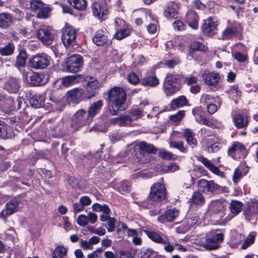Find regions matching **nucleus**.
<instances>
[{"mask_svg": "<svg viewBox=\"0 0 258 258\" xmlns=\"http://www.w3.org/2000/svg\"><path fill=\"white\" fill-rule=\"evenodd\" d=\"M126 99V93L121 87H114L108 92L109 110L112 115H116L124 110L122 105Z\"/></svg>", "mask_w": 258, "mask_h": 258, "instance_id": "f257e3e1", "label": "nucleus"}, {"mask_svg": "<svg viewBox=\"0 0 258 258\" xmlns=\"http://www.w3.org/2000/svg\"><path fill=\"white\" fill-rule=\"evenodd\" d=\"M182 75L168 74L163 83V91L167 96H171L180 90L181 85L179 82L182 79Z\"/></svg>", "mask_w": 258, "mask_h": 258, "instance_id": "f03ea898", "label": "nucleus"}, {"mask_svg": "<svg viewBox=\"0 0 258 258\" xmlns=\"http://www.w3.org/2000/svg\"><path fill=\"white\" fill-rule=\"evenodd\" d=\"M224 235L219 230H212L206 235L203 246L208 250H215L219 248L220 243L223 240Z\"/></svg>", "mask_w": 258, "mask_h": 258, "instance_id": "7ed1b4c3", "label": "nucleus"}, {"mask_svg": "<svg viewBox=\"0 0 258 258\" xmlns=\"http://www.w3.org/2000/svg\"><path fill=\"white\" fill-rule=\"evenodd\" d=\"M76 29L70 26H66L61 30V40L66 47H71L77 44Z\"/></svg>", "mask_w": 258, "mask_h": 258, "instance_id": "20e7f679", "label": "nucleus"}, {"mask_svg": "<svg viewBox=\"0 0 258 258\" xmlns=\"http://www.w3.org/2000/svg\"><path fill=\"white\" fill-rule=\"evenodd\" d=\"M90 121V118H88L87 114L86 115V110L81 109L73 115L71 126L73 131H76Z\"/></svg>", "mask_w": 258, "mask_h": 258, "instance_id": "39448f33", "label": "nucleus"}, {"mask_svg": "<svg viewBox=\"0 0 258 258\" xmlns=\"http://www.w3.org/2000/svg\"><path fill=\"white\" fill-rule=\"evenodd\" d=\"M36 34L39 40L46 45L51 44L55 38V31L50 26H42L37 30Z\"/></svg>", "mask_w": 258, "mask_h": 258, "instance_id": "423d86ee", "label": "nucleus"}, {"mask_svg": "<svg viewBox=\"0 0 258 258\" xmlns=\"http://www.w3.org/2000/svg\"><path fill=\"white\" fill-rule=\"evenodd\" d=\"M166 189L163 184L156 183L151 186L149 194V198L151 200L161 202L166 199Z\"/></svg>", "mask_w": 258, "mask_h": 258, "instance_id": "0eeeda50", "label": "nucleus"}, {"mask_svg": "<svg viewBox=\"0 0 258 258\" xmlns=\"http://www.w3.org/2000/svg\"><path fill=\"white\" fill-rule=\"evenodd\" d=\"M83 81L87 82L86 97L91 99L95 97L98 94V90L101 87V84L93 76L84 77Z\"/></svg>", "mask_w": 258, "mask_h": 258, "instance_id": "6e6552de", "label": "nucleus"}, {"mask_svg": "<svg viewBox=\"0 0 258 258\" xmlns=\"http://www.w3.org/2000/svg\"><path fill=\"white\" fill-rule=\"evenodd\" d=\"M228 154L234 159H240L246 157L247 150L242 143L234 142L229 148Z\"/></svg>", "mask_w": 258, "mask_h": 258, "instance_id": "1a4fd4ad", "label": "nucleus"}, {"mask_svg": "<svg viewBox=\"0 0 258 258\" xmlns=\"http://www.w3.org/2000/svg\"><path fill=\"white\" fill-rule=\"evenodd\" d=\"M30 66L36 69H43L46 68L50 63L49 57L45 54H36L29 60Z\"/></svg>", "mask_w": 258, "mask_h": 258, "instance_id": "9d476101", "label": "nucleus"}, {"mask_svg": "<svg viewBox=\"0 0 258 258\" xmlns=\"http://www.w3.org/2000/svg\"><path fill=\"white\" fill-rule=\"evenodd\" d=\"M83 58L79 54H73L68 58L67 70L71 73H77L80 71L83 66Z\"/></svg>", "mask_w": 258, "mask_h": 258, "instance_id": "9b49d317", "label": "nucleus"}, {"mask_svg": "<svg viewBox=\"0 0 258 258\" xmlns=\"http://www.w3.org/2000/svg\"><path fill=\"white\" fill-rule=\"evenodd\" d=\"M84 90L82 88H76L68 91L66 93L67 101L70 103L78 104L83 100Z\"/></svg>", "mask_w": 258, "mask_h": 258, "instance_id": "f8f14e48", "label": "nucleus"}, {"mask_svg": "<svg viewBox=\"0 0 258 258\" xmlns=\"http://www.w3.org/2000/svg\"><path fill=\"white\" fill-rule=\"evenodd\" d=\"M227 203L224 199H218L212 201L209 205V209L214 214L223 213L225 211Z\"/></svg>", "mask_w": 258, "mask_h": 258, "instance_id": "ddd939ff", "label": "nucleus"}, {"mask_svg": "<svg viewBox=\"0 0 258 258\" xmlns=\"http://www.w3.org/2000/svg\"><path fill=\"white\" fill-rule=\"evenodd\" d=\"M202 30L204 33L208 36H213L216 34L217 24L212 17L204 20L202 26Z\"/></svg>", "mask_w": 258, "mask_h": 258, "instance_id": "4468645a", "label": "nucleus"}, {"mask_svg": "<svg viewBox=\"0 0 258 258\" xmlns=\"http://www.w3.org/2000/svg\"><path fill=\"white\" fill-rule=\"evenodd\" d=\"M202 77L206 85L209 86L216 87L218 84L220 77V75L215 72H207L201 73Z\"/></svg>", "mask_w": 258, "mask_h": 258, "instance_id": "2eb2a0df", "label": "nucleus"}, {"mask_svg": "<svg viewBox=\"0 0 258 258\" xmlns=\"http://www.w3.org/2000/svg\"><path fill=\"white\" fill-rule=\"evenodd\" d=\"M19 204V202L17 199H12L6 204V210L0 213V218L6 221V216H10L17 211Z\"/></svg>", "mask_w": 258, "mask_h": 258, "instance_id": "dca6fc26", "label": "nucleus"}, {"mask_svg": "<svg viewBox=\"0 0 258 258\" xmlns=\"http://www.w3.org/2000/svg\"><path fill=\"white\" fill-rule=\"evenodd\" d=\"M243 214L248 221L255 220L258 214V203H252L248 205L244 209Z\"/></svg>", "mask_w": 258, "mask_h": 258, "instance_id": "f3484780", "label": "nucleus"}, {"mask_svg": "<svg viewBox=\"0 0 258 258\" xmlns=\"http://www.w3.org/2000/svg\"><path fill=\"white\" fill-rule=\"evenodd\" d=\"M179 215V211L176 209H170L158 216V221L161 223H165L173 221Z\"/></svg>", "mask_w": 258, "mask_h": 258, "instance_id": "a211bd4d", "label": "nucleus"}, {"mask_svg": "<svg viewBox=\"0 0 258 258\" xmlns=\"http://www.w3.org/2000/svg\"><path fill=\"white\" fill-rule=\"evenodd\" d=\"M84 76L81 75H75L63 77L61 79V85L65 87H69L83 81Z\"/></svg>", "mask_w": 258, "mask_h": 258, "instance_id": "6ab92c4d", "label": "nucleus"}, {"mask_svg": "<svg viewBox=\"0 0 258 258\" xmlns=\"http://www.w3.org/2000/svg\"><path fill=\"white\" fill-rule=\"evenodd\" d=\"M92 12L94 16L100 19L103 20L105 19L104 17L107 14L108 9L104 4L95 3L92 7Z\"/></svg>", "mask_w": 258, "mask_h": 258, "instance_id": "aec40b11", "label": "nucleus"}, {"mask_svg": "<svg viewBox=\"0 0 258 258\" xmlns=\"http://www.w3.org/2000/svg\"><path fill=\"white\" fill-rule=\"evenodd\" d=\"M243 207V203L237 200H232L229 204V209L231 215L226 218L227 221L230 220L232 218L240 213Z\"/></svg>", "mask_w": 258, "mask_h": 258, "instance_id": "412c9836", "label": "nucleus"}, {"mask_svg": "<svg viewBox=\"0 0 258 258\" xmlns=\"http://www.w3.org/2000/svg\"><path fill=\"white\" fill-rule=\"evenodd\" d=\"M196 158L199 161L202 162L205 167L211 171L213 173L219 176L223 175V172L219 170L218 167L215 166L207 158L203 156H196Z\"/></svg>", "mask_w": 258, "mask_h": 258, "instance_id": "4be33fe9", "label": "nucleus"}, {"mask_svg": "<svg viewBox=\"0 0 258 258\" xmlns=\"http://www.w3.org/2000/svg\"><path fill=\"white\" fill-rule=\"evenodd\" d=\"M20 88V82L15 78H10L4 85V89L11 93H17Z\"/></svg>", "mask_w": 258, "mask_h": 258, "instance_id": "5701e85b", "label": "nucleus"}, {"mask_svg": "<svg viewBox=\"0 0 258 258\" xmlns=\"http://www.w3.org/2000/svg\"><path fill=\"white\" fill-rule=\"evenodd\" d=\"M14 23V17L8 13H0V28L7 29Z\"/></svg>", "mask_w": 258, "mask_h": 258, "instance_id": "b1692460", "label": "nucleus"}, {"mask_svg": "<svg viewBox=\"0 0 258 258\" xmlns=\"http://www.w3.org/2000/svg\"><path fill=\"white\" fill-rule=\"evenodd\" d=\"M106 34L107 32L105 30L102 29L98 30L92 38L93 42L98 46L103 45L108 40Z\"/></svg>", "mask_w": 258, "mask_h": 258, "instance_id": "393cba45", "label": "nucleus"}, {"mask_svg": "<svg viewBox=\"0 0 258 258\" xmlns=\"http://www.w3.org/2000/svg\"><path fill=\"white\" fill-rule=\"evenodd\" d=\"M232 120L235 125L238 128H244L247 126L248 123L246 115L240 113L233 115Z\"/></svg>", "mask_w": 258, "mask_h": 258, "instance_id": "a878e982", "label": "nucleus"}, {"mask_svg": "<svg viewBox=\"0 0 258 258\" xmlns=\"http://www.w3.org/2000/svg\"><path fill=\"white\" fill-rule=\"evenodd\" d=\"M237 32L236 23L228 21V24L222 32L223 39H229L235 36Z\"/></svg>", "mask_w": 258, "mask_h": 258, "instance_id": "bb28decb", "label": "nucleus"}, {"mask_svg": "<svg viewBox=\"0 0 258 258\" xmlns=\"http://www.w3.org/2000/svg\"><path fill=\"white\" fill-rule=\"evenodd\" d=\"M103 105L102 100H97L93 102L89 107L87 111V116L90 119L94 117L96 114L99 113Z\"/></svg>", "mask_w": 258, "mask_h": 258, "instance_id": "cd10ccee", "label": "nucleus"}, {"mask_svg": "<svg viewBox=\"0 0 258 258\" xmlns=\"http://www.w3.org/2000/svg\"><path fill=\"white\" fill-rule=\"evenodd\" d=\"M160 83L159 79L155 75H148L142 79L141 84L144 86L156 87Z\"/></svg>", "mask_w": 258, "mask_h": 258, "instance_id": "c85d7f7f", "label": "nucleus"}, {"mask_svg": "<svg viewBox=\"0 0 258 258\" xmlns=\"http://www.w3.org/2000/svg\"><path fill=\"white\" fill-rule=\"evenodd\" d=\"M199 17L197 13L192 11L186 14V22L191 28L197 29L198 28Z\"/></svg>", "mask_w": 258, "mask_h": 258, "instance_id": "c756f323", "label": "nucleus"}, {"mask_svg": "<svg viewBox=\"0 0 258 258\" xmlns=\"http://www.w3.org/2000/svg\"><path fill=\"white\" fill-rule=\"evenodd\" d=\"M177 6L174 3L169 4L164 12V16L168 19H176L177 17Z\"/></svg>", "mask_w": 258, "mask_h": 258, "instance_id": "7c9ffc66", "label": "nucleus"}, {"mask_svg": "<svg viewBox=\"0 0 258 258\" xmlns=\"http://www.w3.org/2000/svg\"><path fill=\"white\" fill-rule=\"evenodd\" d=\"M206 202V199L203 194L200 191L194 192L189 202L198 206H203Z\"/></svg>", "mask_w": 258, "mask_h": 258, "instance_id": "2f4dec72", "label": "nucleus"}, {"mask_svg": "<svg viewBox=\"0 0 258 258\" xmlns=\"http://www.w3.org/2000/svg\"><path fill=\"white\" fill-rule=\"evenodd\" d=\"M27 58L26 51L24 49L20 50L18 55L16 57L15 66L17 68L24 67L26 65Z\"/></svg>", "mask_w": 258, "mask_h": 258, "instance_id": "473e14b6", "label": "nucleus"}, {"mask_svg": "<svg viewBox=\"0 0 258 258\" xmlns=\"http://www.w3.org/2000/svg\"><path fill=\"white\" fill-rule=\"evenodd\" d=\"M137 147L140 150L149 154H155L157 151V149L153 145L148 144L145 141L138 143Z\"/></svg>", "mask_w": 258, "mask_h": 258, "instance_id": "72a5a7b5", "label": "nucleus"}, {"mask_svg": "<svg viewBox=\"0 0 258 258\" xmlns=\"http://www.w3.org/2000/svg\"><path fill=\"white\" fill-rule=\"evenodd\" d=\"M256 235L257 233L255 231L250 232L242 242L241 248L245 249L254 243Z\"/></svg>", "mask_w": 258, "mask_h": 258, "instance_id": "f704fd0d", "label": "nucleus"}, {"mask_svg": "<svg viewBox=\"0 0 258 258\" xmlns=\"http://www.w3.org/2000/svg\"><path fill=\"white\" fill-rule=\"evenodd\" d=\"M195 134L189 128L184 130L183 136L188 144L194 146L197 145V140L195 138Z\"/></svg>", "mask_w": 258, "mask_h": 258, "instance_id": "c9c22d12", "label": "nucleus"}, {"mask_svg": "<svg viewBox=\"0 0 258 258\" xmlns=\"http://www.w3.org/2000/svg\"><path fill=\"white\" fill-rule=\"evenodd\" d=\"M221 186L216 183L213 180L209 181L204 192L206 194L217 193L221 190Z\"/></svg>", "mask_w": 258, "mask_h": 258, "instance_id": "e433bc0d", "label": "nucleus"}, {"mask_svg": "<svg viewBox=\"0 0 258 258\" xmlns=\"http://www.w3.org/2000/svg\"><path fill=\"white\" fill-rule=\"evenodd\" d=\"M187 102V100L184 96H180L177 98L173 99L170 103V107L172 109L180 108L185 106Z\"/></svg>", "mask_w": 258, "mask_h": 258, "instance_id": "4c0bfd02", "label": "nucleus"}, {"mask_svg": "<svg viewBox=\"0 0 258 258\" xmlns=\"http://www.w3.org/2000/svg\"><path fill=\"white\" fill-rule=\"evenodd\" d=\"M145 232L148 236L153 241L156 243L162 244H166L167 243V240L163 238L156 232L148 230H146Z\"/></svg>", "mask_w": 258, "mask_h": 258, "instance_id": "58836bf2", "label": "nucleus"}, {"mask_svg": "<svg viewBox=\"0 0 258 258\" xmlns=\"http://www.w3.org/2000/svg\"><path fill=\"white\" fill-rule=\"evenodd\" d=\"M68 2L75 9L79 11L85 10L87 5L86 0H68Z\"/></svg>", "mask_w": 258, "mask_h": 258, "instance_id": "ea45409f", "label": "nucleus"}, {"mask_svg": "<svg viewBox=\"0 0 258 258\" xmlns=\"http://www.w3.org/2000/svg\"><path fill=\"white\" fill-rule=\"evenodd\" d=\"M30 83L33 86H40L44 85L45 82L42 80L41 75L33 73L30 76Z\"/></svg>", "mask_w": 258, "mask_h": 258, "instance_id": "a19ab883", "label": "nucleus"}, {"mask_svg": "<svg viewBox=\"0 0 258 258\" xmlns=\"http://www.w3.org/2000/svg\"><path fill=\"white\" fill-rule=\"evenodd\" d=\"M15 48V45L12 43H9L0 48V54L3 56L11 55L14 53Z\"/></svg>", "mask_w": 258, "mask_h": 258, "instance_id": "79ce46f5", "label": "nucleus"}, {"mask_svg": "<svg viewBox=\"0 0 258 258\" xmlns=\"http://www.w3.org/2000/svg\"><path fill=\"white\" fill-rule=\"evenodd\" d=\"M159 156L163 159L167 160H175L177 157L176 155L164 149L159 150Z\"/></svg>", "mask_w": 258, "mask_h": 258, "instance_id": "37998d69", "label": "nucleus"}, {"mask_svg": "<svg viewBox=\"0 0 258 258\" xmlns=\"http://www.w3.org/2000/svg\"><path fill=\"white\" fill-rule=\"evenodd\" d=\"M130 33V29L126 27L116 30L114 37L117 40H121L129 36Z\"/></svg>", "mask_w": 258, "mask_h": 258, "instance_id": "c03bdc74", "label": "nucleus"}, {"mask_svg": "<svg viewBox=\"0 0 258 258\" xmlns=\"http://www.w3.org/2000/svg\"><path fill=\"white\" fill-rule=\"evenodd\" d=\"M67 253V249L63 246L56 247L52 253V258H62Z\"/></svg>", "mask_w": 258, "mask_h": 258, "instance_id": "a18cd8bd", "label": "nucleus"}, {"mask_svg": "<svg viewBox=\"0 0 258 258\" xmlns=\"http://www.w3.org/2000/svg\"><path fill=\"white\" fill-rule=\"evenodd\" d=\"M92 209L94 211L99 212H102L103 214H109L110 213V210L106 205H100L98 203L92 205Z\"/></svg>", "mask_w": 258, "mask_h": 258, "instance_id": "49530a36", "label": "nucleus"}, {"mask_svg": "<svg viewBox=\"0 0 258 258\" xmlns=\"http://www.w3.org/2000/svg\"><path fill=\"white\" fill-rule=\"evenodd\" d=\"M43 97L39 95H35L30 99V103L35 108H40L43 105Z\"/></svg>", "mask_w": 258, "mask_h": 258, "instance_id": "de8ad7c7", "label": "nucleus"}, {"mask_svg": "<svg viewBox=\"0 0 258 258\" xmlns=\"http://www.w3.org/2000/svg\"><path fill=\"white\" fill-rule=\"evenodd\" d=\"M51 9L48 7H44L41 8L37 14V17L40 19L47 18L50 15Z\"/></svg>", "mask_w": 258, "mask_h": 258, "instance_id": "09e8293b", "label": "nucleus"}, {"mask_svg": "<svg viewBox=\"0 0 258 258\" xmlns=\"http://www.w3.org/2000/svg\"><path fill=\"white\" fill-rule=\"evenodd\" d=\"M119 125L123 126H133L132 118L128 115H123L120 116Z\"/></svg>", "mask_w": 258, "mask_h": 258, "instance_id": "8fccbe9b", "label": "nucleus"}, {"mask_svg": "<svg viewBox=\"0 0 258 258\" xmlns=\"http://www.w3.org/2000/svg\"><path fill=\"white\" fill-rule=\"evenodd\" d=\"M214 100V98L209 94H203L200 98L201 103L205 106L213 103Z\"/></svg>", "mask_w": 258, "mask_h": 258, "instance_id": "3c124183", "label": "nucleus"}, {"mask_svg": "<svg viewBox=\"0 0 258 258\" xmlns=\"http://www.w3.org/2000/svg\"><path fill=\"white\" fill-rule=\"evenodd\" d=\"M148 104H146L145 105V108H135L132 109L131 111V113L132 115L137 117V118H140L143 115V113H147V109L146 108V106H148Z\"/></svg>", "mask_w": 258, "mask_h": 258, "instance_id": "603ef678", "label": "nucleus"}, {"mask_svg": "<svg viewBox=\"0 0 258 258\" xmlns=\"http://www.w3.org/2000/svg\"><path fill=\"white\" fill-rule=\"evenodd\" d=\"M8 126L6 124L0 123V138L6 139L9 137L8 133Z\"/></svg>", "mask_w": 258, "mask_h": 258, "instance_id": "864d4df0", "label": "nucleus"}, {"mask_svg": "<svg viewBox=\"0 0 258 258\" xmlns=\"http://www.w3.org/2000/svg\"><path fill=\"white\" fill-rule=\"evenodd\" d=\"M88 229L91 233L97 234L99 236L104 235L106 233L105 229L101 227L95 228L92 226H88Z\"/></svg>", "mask_w": 258, "mask_h": 258, "instance_id": "5fc2aeb1", "label": "nucleus"}, {"mask_svg": "<svg viewBox=\"0 0 258 258\" xmlns=\"http://www.w3.org/2000/svg\"><path fill=\"white\" fill-rule=\"evenodd\" d=\"M127 79L130 83L133 85H137L140 82V79L138 75L134 72H132L128 74Z\"/></svg>", "mask_w": 258, "mask_h": 258, "instance_id": "6e6d98bb", "label": "nucleus"}, {"mask_svg": "<svg viewBox=\"0 0 258 258\" xmlns=\"http://www.w3.org/2000/svg\"><path fill=\"white\" fill-rule=\"evenodd\" d=\"M118 188L119 191L121 192H128L130 190V182L127 180L122 181Z\"/></svg>", "mask_w": 258, "mask_h": 258, "instance_id": "4d7b16f0", "label": "nucleus"}, {"mask_svg": "<svg viewBox=\"0 0 258 258\" xmlns=\"http://www.w3.org/2000/svg\"><path fill=\"white\" fill-rule=\"evenodd\" d=\"M169 144L170 147L176 148L182 152H185L186 151V149L184 147L183 142L182 141L179 142L172 141L170 142Z\"/></svg>", "mask_w": 258, "mask_h": 258, "instance_id": "13d9d810", "label": "nucleus"}, {"mask_svg": "<svg viewBox=\"0 0 258 258\" xmlns=\"http://www.w3.org/2000/svg\"><path fill=\"white\" fill-rule=\"evenodd\" d=\"M43 6L44 4L40 0H33L30 3V8L34 10H39Z\"/></svg>", "mask_w": 258, "mask_h": 258, "instance_id": "bf43d9fd", "label": "nucleus"}, {"mask_svg": "<svg viewBox=\"0 0 258 258\" xmlns=\"http://www.w3.org/2000/svg\"><path fill=\"white\" fill-rule=\"evenodd\" d=\"M184 116V111L182 110L179 111L177 113L170 115L169 118L173 122L179 121Z\"/></svg>", "mask_w": 258, "mask_h": 258, "instance_id": "052dcab7", "label": "nucleus"}, {"mask_svg": "<svg viewBox=\"0 0 258 258\" xmlns=\"http://www.w3.org/2000/svg\"><path fill=\"white\" fill-rule=\"evenodd\" d=\"M199 219V216L197 213L191 214L190 217L188 219V223L190 226L195 225Z\"/></svg>", "mask_w": 258, "mask_h": 258, "instance_id": "680f3d73", "label": "nucleus"}, {"mask_svg": "<svg viewBox=\"0 0 258 258\" xmlns=\"http://www.w3.org/2000/svg\"><path fill=\"white\" fill-rule=\"evenodd\" d=\"M77 223L82 226H86L88 223V217L85 215H81L77 218Z\"/></svg>", "mask_w": 258, "mask_h": 258, "instance_id": "e2e57ef3", "label": "nucleus"}, {"mask_svg": "<svg viewBox=\"0 0 258 258\" xmlns=\"http://www.w3.org/2000/svg\"><path fill=\"white\" fill-rule=\"evenodd\" d=\"M198 77L193 75H190L189 76L186 77L184 78V82L188 85L190 86L194 84H196L198 82Z\"/></svg>", "mask_w": 258, "mask_h": 258, "instance_id": "0e129e2a", "label": "nucleus"}, {"mask_svg": "<svg viewBox=\"0 0 258 258\" xmlns=\"http://www.w3.org/2000/svg\"><path fill=\"white\" fill-rule=\"evenodd\" d=\"M233 56L235 59L240 62H244L247 59V55L241 53L240 52H235Z\"/></svg>", "mask_w": 258, "mask_h": 258, "instance_id": "69168bd1", "label": "nucleus"}, {"mask_svg": "<svg viewBox=\"0 0 258 258\" xmlns=\"http://www.w3.org/2000/svg\"><path fill=\"white\" fill-rule=\"evenodd\" d=\"M242 177L241 170L239 168H237L235 169L233 175V181L234 182H237Z\"/></svg>", "mask_w": 258, "mask_h": 258, "instance_id": "338daca9", "label": "nucleus"}, {"mask_svg": "<svg viewBox=\"0 0 258 258\" xmlns=\"http://www.w3.org/2000/svg\"><path fill=\"white\" fill-rule=\"evenodd\" d=\"M164 169L167 172H174L179 169V166L175 163H171Z\"/></svg>", "mask_w": 258, "mask_h": 258, "instance_id": "774afa93", "label": "nucleus"}]
</instances>
